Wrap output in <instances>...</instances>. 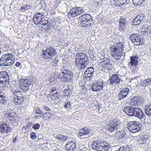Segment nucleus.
I'll use <instances>...</instances> for the list:
<instances>
[{
    "mask_svg": "<svg viewBox=\"0 0 151 151\" xmlns=\"http://www.w3.org/2000/svg\"><path fill=\"white\" fill-rule=\"evenodd\" d=\"M124 48V45L122 42L114 44L111 47V55L112 57L114 58L116 60H119L124 54V56H125V52Z\"/></svg>",
    "mask_w": 151,
    "mask_h": 151,
    "instance_id": "f257e3e1",
    "label": "nucleus"
},
{
    "mask_svg": "<svg viewBox=\"0 0 151 151\" xmlns=\"http://www.w3.org/2000/svg\"><path fill=\"white\" fill-rule=\"evenodd\" d=\"M73 72L68 69H64L58 75V77L62 81L70 84L73 82Z\"/></svg>",
    "mask_w": 151,
    "mask_h": 151,
    "instance_id": "f03ea898",
    "label": "nucleus"
},
{
    "mask_svg": "<svg viewBox=\"0 0 151 151\" xmlns=\"http://www.w3.org/2000/svg\"><path fill=\"white\" fill-rule=\"evenodd\" d=\"M91 16L89 14H84L80 16L79 19L81 20V26L86 28L90 26L92 27L94 22Z\"/></svg>",
    "mask_w": 151,
    "mask_h": 151,
    "instance_id": "7ed1b4c3",
    "label": "nucleus"
},
{
    "mask_svg": "<svg viewBox=\"0 0 151 151\" xmlns=\"http://www.w3.org/2000/svg\"><path fill=\"white\" fill-rule=\"evenodd\" d=\"M15 60V56L12 53L3 55L0 58V66H10L14 63Z\"/></svg>",
    "mask_w": 151,
    "mask_h": 151,
    "instance_id": "20e7f679",
    "label": "nucleus"
},
{
    "mask_svg": "<svg viewBox=\"0 0 151 151\" xmlns=\"http://www.w3.org/2000/svg\"><path fill=\"white\" fill-rule=\"evenodd\" d=\"M121 122L117 119L110 120L107 124L106 129L109 132H113L121 127Z\"/></svg>",
    "mask_w": 151,
    "mask_h": 151,
    "instance_id": "39448f33",
    "label": "nucleus"
},
{
    "mask_svg": "<svg viewBox=\"0 0 151 151\" xmlns=\"http://www.w3.org/2000/svg\"><path fill=\"white\" fill-rule=\"evenodd\" d=\"M56 51L51 46H48L46 50L42 51V57L44 59H51L55 55Z\"/></svg>",
    "mask_w": 151,
    "mask_h": 151,
    "instance_id": "423d86ee",
    "label": "nucleus"
},
{
    "mask_svg": "<svg viewBox=\"0 0 151 151\" xmlns=\"http://www.w3.org/2000/svg\"><path fill=\"white\" fill-rule=\"evenodd\" d=\"M142 127V124L136 121H129L127 124V128L131 132H138L141 129Z\"/></svg>",
    "mask_w": 151,
    "mask_h": 151,
    "instance_id": "0eeeda50",
    "label": "nucleus"
},
{
    "mask_svg": "<svg viewBox=\"0 0 151 151\" xmlns=\"http://www.w3.org/2000/svg\"><path fill=\"white\" fill-rule=\"evenodd\" d=\"M100 66L102 71L110 70L113 67V62L108 58L103 59L100 63Z\"/></svg>",
    "mask_w": 151,
    "mask_h": 151,
    "instance_id": "6e6552de",
    "label": "nucleus"
},
{
    "mask_svg": "<svg viewBox=\"0 0 151 151\" xmlns=\"http://www.w3.org/2000/svg\"><path fill=\"white\" fill-rule=\"evenodd\" d=\"M20 88L22 91L26 92L29 90V86L31 84L30 79H22L20 80Z\"/></svg>",
    "mask_w": 151,
    "mask_h": 151,
    "instance_id": "1a4fd4ad",
    "label": "nucleus"
},
{
    "mask_svg": "<svg viewBox=\"0 0 151 151\" xmlns=\"http://www.w3.org/2000/svg\"><path fill=\"white\" fill-rule=\"evenodd\" d=\"M84 12V11L80 7L74 8L70 10L67 16L69 18L76 17Z\"/></svg>",
    "mask_w": 151,
    "mask_h": 151,
    "instance_id": "9d476101",
    "label": "nucleus"
},
{
    "mask_svg": "<svg viewBox=\"0 0 151 151\" xmlns=\"http://www.w3.org/2000/svg\"><path fill=\"white\" fill-rule=\"evenodd\" d=\"M104 81L100 80L95 81L93 83L91 88L93 91L98 92L103 89L104 86Z\"/></svg>",
    "mask_w": 151,
    "mask_h": 151,
    "instance_id": "9b49d317",
    "label": "nucleus"
},
{
    "mask_svg": "<svg viewBox=\"0 0 151 151\" xmlns=\"http://www.w3.org/2000/svg\"><path fill=\"white\" fill-rule=\"evenodd\" d=\"M122 81L120 77L117 74H112L111 76L108 80V82L109 83L110 85L117 86L120 83L121 81Z\"/></svg>",
    "mask_w": 151,
    "mask_h": 151,
    "instance_id": "f8f14e48",
    "label": "nucleus"
},
{
    "mask_svg": "<svg viewBox=\"0 0 151 151\" xmlns=\"http://www.w3.org/2000/svg\"><path fill=\"white\" fill-rule=\"evenodd\" d=\"M89 60L87 55L83 52H79L76 54L75 61L76 62H80L86 63Z\"/></svg>",
    "mask_w": 151,
    "mask_h": 151,
    "instance_id": "ddd939ff",
    "label": "nucleus"
},
{
    "mask_svg": "<svg viewBox=\"0 0 151 151\" xmlns=\"http://www.w3.org/2000/svg\"><path fill=\"white\" fill-rule=\"evenodd\" d=\"M131 91L128 87H125L122 89L118 95V100L120 101L124 98L128 96Z\"/></svg>",
    "mask_w": 151,
    "mask_h": 151,
    "instance_id": "4468645a",
    "label": "nucleus"
},
{
    "mask_svg": "<svg viewBox=\"0 0 151 151\" xmlns=\"http://www.w3.org/2000/svg\"><path fill=\"white\" fill-rule=\"evenodd\" d=\"M45 15L43 12L41 13H36L33 18V20L35 24L37 25L43 20L45 17Z\"/></svg>",
    "mask_w": 151,
    "mask_h": 151,
    "instance_id": "2eb2a0df",
    "label": "nucleus"
},
{
    "mask_svg": "<svg viewBox=\"0 0 151 151\" xmlns=\"http://www.w3.org/2000/svg\"><path fill=\"white\" fill-rule=\"evenodd\" d=\"M130 39L135 45H139L142 43L141 38L139 35L132 34L130 35Z\"/></svg>",
    "mask_w": 151,
    "mask_h": 151,
    "instance_id": "dca6fc26",
    "label": "nucleus"
},
{
    "mask_svg": "<svg viewBox=\"0 0 151 151\" xmlns=\"http://www.w3.org/2000/svg\"><path fill=\"white\" fill-rule=\"evenodd\" d=\"M90 129L87 127H85L80 130L78 134V137H83V138H86L89 137Z\"/></svg>",
    "mask_w": 151,
    "mask_h": 151,
    "instance_id": "f3484780",
    "label": "nucleus"
},
{
    "mask_svg": "<svg viewBox=\"0 0 151 151\" xmlns=\"http://www.w3.org/2000/svg\"><path fill=\"white\" fill-rule=\"evenodd\" d=\"M65 147L67 151H75L77 149V144L73 141H68Z\"/></svg>",
    "mask_w": 151,
    "mask_h": 151,
    "instance_id": "a211bd4d",
    "label": "nucleus"
},
{
    "mask_svg": "<svg viewBox=\"0 0 151 151\" xmlns=\"http://www.w3.org/2000/svg\"><path fill=\"white\" fill-rule=\"evenodd\" d=\"M38 24H39V26L40 27L43 28L46 30H49L51 28L50 22L45 19Z\"/></svg>",
    "mask_w": 151,
    "mask_h": 151,
    "instance_id": "6ab92c4d",
    "label": "nucleus"
},
{
    "mask_svg": "<svg viewBox=\"0 0 151 151\" xmlns=\"http://www.w3.org/2000/svg\"><path fill=\"white\" fill-rule=\"evenodd\" d=\"M0 130L1 133L7 134L11 131V129L9 124L3 123L0 126Z\"/></svg>",
    "mask_w": 151,
    "mask_h": 151,
    "instance_id": "aec40b11",
    "label": "nucleus"
},
{
    "mask_svg": "<svg viewBox=\"0 0 151 151\" xmlns=\"http://www.w3.org/2000/svg\"><path fill=\"white\" fill-rule=\"evenodd\" d=\"M133 116H134L140 119L143 118L144 114L142 109L139 108L134 107Z\"/></svg>",
    "mask_w": 151,
    "mask_h": 151,
    "instance_id": "412c9836",
    "label": "nucleus"
},
{
    "mask_svg": "<svg viewBox=\"0 0 151 151\" xmlns=\"http://www.w3.org/2000/svg\"><path fill=\"white\" fill-rule=\"evenodd\" d=\"M94 70L93 67H90L86 68L84 75L86 77L90 78L93 77L94 74Z\"/></svg>",
    "mask_w": 151,
    "mask_h": 151,
    "instance_id": "4be33fe9",
    "label": "nucleus"
},
{
    "mask_svg": "<svg viewBox=\"0 0 151 151\" xmlns=\"http://www.w3.org/2000/svg\"><path fill=\"white\" fill-rule=\"evenodd\" d=\"M134 107L130 106H126L123 109L124 111L129 116H133Z\"/></svg>",
    "mask_w": 151,
    "mask_h": 151,
    "instance_id": "5701e85b",
    "label": "nucleus"
},
{
    "mask_svg": "<svg viewBox=\"0 0 151 151\" xmlns=\"http://www.w3.org/2000/svg\"><path fill=\"white\" fill-rule=\"evenodd\" d=\"M102 142L98 139L94 141L91 145L92 149L93 150L99 151L100 148L101 144Z\"/></svg>",
    "mask_w": 151,
    "mask_h": 151,
    "instance_id": "b1692460",
    "label": "nucleus"
},
{
    "mask_svg": "<svg viewBox=\"0 0 151 151\" xmlns=\"http://www.w3.org/2000/svg\"><path fill=\"white\" fill-rule=\"evenodd\" d=\"M141 102V99L139 96H136L130 100V104L132 106H138Z\"/></svg>",
    "mask_w": 151,
    "mask_h": 151,
    "instance_id": "393cba45",
    "label": "nucleus"
},
{
    "mask_svg": "<svg viewBox=\"0 0 151 151\" xmlns=\"http://www.w3.org/2000/svg\"><path fill=\"white\" fill-rule=\"evenodd\" d=\"M114 136L118 139H121L126 137V132L124 130L118 131L115 133Z\"/></svg>",
    "mask_w": 151,
    "mask_h": 151,
    "instance_id": "a878e982",
    "label": "nucleus"
},
{
    "mask_svg": "<svg viewBox=\"0 0 151 151\" xmlns=\"http://www.w3.org/2000/svg\"><path fill=\"white\" fill-rule=\"evenodd\" d=\"M141 30L143 32V34L147 35L149 33V31L151 30V27L147 24V23L144 24L142 26Z\"/></svg>",
    "mask_w": 151,
    "mask_h": 151,
    "instance_id": "bb28decb",
    "label": "nucleus"
},
{
    "mask_svg": "<svg viewBox=\"0 0 151 151\" xmlns=\"http://www.w3.org/2000/svg\"><path fill=\"white\" fill-rule=\"evenodd\" d=\"M86 63L80 62L79 61L78 62H76L75 65L76 67L80 71H82L86 68L87 65H85Z\"/></svg>",
    "mask_w": 151,
    "mask_h": 151,
    "instance_id": "cd10ccee",
    "label": "nucleus"
},
{
    "mask_svg": "<svg viewBox=\"0 0 151 151\" xmlns=\"http://www.w3.org/2000/svg\"><path fill=\"white\" fill-rule=\"evenodd\" d=\"M16 113L13 111H10L8 114V116L7 118L9 119L11 122H12L13 123V122H15V120L13 118H14L16 117Z\"/></svg>",
    "mask_w": 151,
    "mask_h": 151,
    "instance_id": "c85d7f7f",
    "label": "nucleus"
},
{
    "mask_svg": "<svg viewBox=\"0 0 151 151\" xmlns=\"http://www.w3.org/2000/svg\"><path fill=\"white\" fill-rule=\"evenodd\" d=\"M130 59V63L132 66L134 65L135 67L138 65V61L137 60L138 57L136 56L132 57H131Z\"/></svg>",
    "mask_w": 151,
    "mask_h": 151,
    "instance_id": "c756f323",
    "label": "nucleus"
},
{
    "mask_svg": "<svg viewBox=\"0 0 151 151\" xmlns=\"http://www.w3.org/2000/svg\"><path fill=\"white\" fill-rule=\"evenodd\" d=\"M132 147L129 145H127L120 147L117 151H132Z\"/></svg>",
    "mask_w": 151,
    "mask_h": 151,
    "instance_id": "7c9ffc66",
    "label": "nucleus"
},
{
    "mask_svg": "<svg viewBox=\"0 0 151 151\" xmlns=\"http://www.w3.org/2000/svg\"><path fill=\"white\" fill-rule=\"evenodd\" d=\"M24 99V97L22 96L19 98H14L13 101L15 104L17 105H21L23 103Z\"/></svg>",
    "mask_w": 151,
    "mask_h": 151,
    "instance_id": "2f4dec72",
    "label": "nucleus"
},
{
    "mask_svg": "<svg viewBox=\"0 0 151 151\" xmlns=\"http://www.w3.org/2000/svg\"><path fill=\"white\" fill-rule=\"evenodd\" d=\"M127 0H114V4L117 6H121L126 3Z\"/></svg>",
    "mask_w": 151,
    "mask_h": 151,
    "instance_id": "473e14b6",
    "label": "nucleus"
},
{
    "mask_svg": "<svg viewBox=\"0 0 151 151\" xmlns=\"http://www.w3.org/2000/svg\"><path fill=\"white\" fill-rule=\"evenodd\" d=\"M63 93L65 96L68 97L71 95L72 91L71 89L68 86L64 90Z\"/></svg>",
    "mask_w": 151,
    "mask_h": 151,
    "instance_id": "72a5a7b5",
    "label": "nucleus"
},
{
    "mask_svg": "<svg viewBox=\"0 0 151 151\" xmlns=\"http://www.w3.org/2000/svg\"><path fill=\"white\" fill-rule=\"evenodd\" d=\"M12 92L13 93L14 98H16L23 96L22 92L18 90H14V91H12Z\"/></svg>",
    "mask_w": 151,
    "mask_h": 151,
    "instance_id": "f704fd0d",
    "label": "nucleus"
},
{
    "mask_svg": "<svg viewBox=\"0 0 151 151\" xmlns=\"http://www.w3.org/2000/svg\"><path fill=\"white\" fill-rule=\"evenodd\" d=\"M109 149V147L107 144H105L104 142H102L99 151H108Z\"/></svg>",
    "mask_w": 151,
    "mask_h": 151,
    "instance_id": "c9c22d12",
    "label": "nucleus"
},
{
    "mask_svg": "<svg viewBox=\"0 0 151 151\" xmlns=\"http://www.w3.org/2000/svg\"><path fill=\"white\" fill-rule=\"evenodd\" d=\"M145 112L149 116H151V105L146 106L145 107Z\"/></svg>",
    "mask_w": 151,
    "mask_h": 151,
    "instance_id": "e433bc0d",
    "label": "nucleus"
},
{
    "mask_svg": "<svg viewBox=\"0 0 151 151\" xmlns=\"http://www.w3.org/2000/svg\"><path fill=\"white\" fill-rule=\"evenodd\" d=\"M0 77L2 78H5L7 80L9 81L8 73L5 71L0 72Z\"/></svg>",
    "mask_w": 151,
    "mask_h": 151,
    "instance_id": "4c0bfd02",
    "label": "nucleus"
},
{
    "mask_svg": "<svg viewBox=\"0 0 151 151\" xmlns=\"http://www.w3.org/2000/svg\"><path fill=\"white\" fill-rule=\"evenodd\" d=\"M7 102V100L6 96L5 97H0V105L2 107H3L5 106Z\"/></svg>",
    "mask_w": 151,
    "mask_h": 151,
    "instance_id": "58836bf2",
    "label": "nucleus"
},
{
    "mask_svg": "<svg viewBox=\"0 0 151 151\" xmlns=\"http://www.w3.org/2000/svg\"><path fill=\"white\" fill-rule=\"evenodd\" d=\"M128 26L127 23H125L123 24L119 25V30L121 32H123L125 31L127 28Z\"/></svg>",
    "mask_w": 151,
    "mask_h": 151,
    "instance_id": "ea45409f",
    "label": "nucleus"
},
{
    "mask_svg": "<svg viewBox=\"0 0 151 151\" xmlns=\"http://www.w3.org/2000/svg\"><path fill=\"white\" fill-rule=\"evenodd\" d=\"M52 114L49 112H46L44 114V120H48L51 118Z\"/></svg>",
    "mask_w": 151,
    "mask_h": 151,
    "instance_id": "a19ab883",
    "label": "nucleus"
},
{
    "mask_svg": "<svg viewBox=\"0 0 151 151\" xmlns=\"http://www.w3.org/2000/svg\"><path fill=\"white\" fill-rule=\"evenodd\" d=\"M50 97L52 103L54 104H57L59 101L58 96H51Z\"/></svg>",
    "mask_w": 151,
    "mask_h": 151,
    "instance_id": "79ce46f5",
    "label": "nucleus"
},
{
    "mask_svg": "<svg viewBox=\"0 0 151 151\" xmlns=\"http://www.w3.org/2000/svg\"><path fill=\"white\" fill-rule=\"evenodd\" d=\"M64 107L65 109L70 108L71 106L70 102L69 100H66L64 102Z\"/></svg>",
    "mask_w": 151,
    "mask_h": 151,
    "instance_id": "37998d69",
    "label": "nucleus"
},
{
    "mask_svg": "<svg viewBox=\"0 0 151 151\" xmlns=\"http://www.w3.org/2000/svg\"><path fill=\"white\" fill-rule=\"evenodd\" d=\"M145 0H132L133 4L134 5L140 4L143 3Z\"/></svg>",
    "mask_w": 151,
    "mask_h": 151,
    "instance_id": "c03bdc74",
    "label": "nucleus"
},
{
    "mask_svg": "<svg viewBox=\"0 0 151 151\" xmlns=\"http://www.w3.org/2000/svg\"><path fill=\"white\" fill-rule=\"evenodd\" d=\"M137 19H138L141 22L143 21L145 17V15L143 14H139L136 17Z\"/></svg>",
    "mask_w": 151,
    "mask_h": 151,
    "instance_id": "a18cd8bd",
    "label": "nucleus"
},
{
    "mask_svg": "<svg viewBox=\"0 0 151 151\" xmlns=\"http://www.w3.org/2000/svg\"><path fill=\"white\" fill-rule=\"evenodd\" d=\"M125 23H127L126 18L124 17H121L120 18L119 25L123 24Z\"/></svg>",
    "mask_w": 151,
    "mask_h": 151,
    "instance_id": "49530a36",
    "label": "nucleus"
},
{
    "mask_svg": "<svg viewBox=\"0 0 151 151\" xmlns=\"http://www.w3.org/2000/svg\"><path fill=\"white\" fill-rule=\"evenodd\" d=\"M141 22L136 17L133 20V24L134 26H137L141 23Z\"/></svg>",
    "mask_w": 151,
    "mask_h": 151,
    "instance_id": "de8ad7c7",
    "label": "nucleus"
},
{
    "mask_svg": "<svg viewBox=\"0 0 151 151\" xmlns=\"http://www.w3.org/2000/svg\"><path fill=\"white\" fill-rule=\"evenodd\" d=\"M58 61L59 60L57 57L55 58L51 63L52 66H56L58 64Z\"/></svg>",
    "mask_w": 151,
    "mask_h": 151,
    "instance_id": "09e8293b",
    "label": "nucleus"
},
{
    "mask_svg": "<svg viewBox=\"0 0 151 151\" xmlns=\"http://www.w3.org/2000/svg\"><path fill=\"white\" fill-rule=\"evenodd\" d=\"M32 6L30 5H24L21 7V10H27L29 9Z\"/></svg>",
    "mask_w": 151,
    "mask_h": 151,
    "instance_id": "8fccbe9b",
    "label": "nucleus"
},
{
    "mask_svg": "<svg viewBox=\"0 0 151 151\" xmlns=\"http://www.w3.org/2000/svg\"><path fill=\"white\" fill-rule=\"evenodd\" d=\"M34 111L36 112L37 114H42V112L38 107H35L34 109Z\"/></svg>",
    "mask_w": 151,
    "mask_h": 151,
    "instance_id": "3c124183",
    "label": "nucleus"
},
{
    "mask_svg": "<svg viewBox=\"0 0 151 151\" xmlns=\"http://www.w3.org/2000/svg\"><path fill=\"white\" fill-rule=\"evenodd\" d=\"M30 138L32 140H34L37 138V135L34 132H32L30 134Z\"/></svg>",
    "mask_w": 151,
    "mask_h": 151,
    "instance_id": "603ef678",
    "label": "nucleus"
},
{
    "mask_svg": "<svg viewBox=\"0 0 151 151\" xmlns=\"http://www.w3.org/2000/svg\"><path fill=\"white\" fill-rule=\"evenodd\" d=\"M40 127V125L39 123L34 124L32 125V128L35 130L39 129Z\"/></svg>",
    "mask_w": 151,
    "mask_h": 151,
    "instance_id": "864d4df0",
    "label": "nucleus"
},
{
    "mask_svg": "<svg viewBox=\"0 0 151 151\" xmlns=\"http://www.w3.org/2000/svg\"><path fill=\"white\" fill-rule=\"evenodd\" d=\"M140 84L142 86H148L145 80L140 81Z\"/></svg>",
    "mask_w": 151,
    "mask_h": 151,
    "instance_id": "5fc2aeb1",
    "label": "nucleus"
},
{
    "mask_svg": "<svg viewBox=\"0 0 151 151\" xmlns=\"http://www.w3.org/2000/svg\"><path fill=\"white\" fill-rule=\"evenodd\" d=\"M145 80L146 81V82L147 83V84L148 86L151 85V82L150 80V77H148L147 78L145 79Z\"/></svg>",
    "mask_w": 151,
    "mask_h": 151,
    "instance_id": "6e6d98bb",
    "label": "nucleus"
},
{
    "mask_svg": "<svg viewBox=\"0 0 151 151\" xmlns=\"http://www.w3.org/2000/svg\"><path fill=\"white\" fill-rule=\"evenodd\" d=\"M6 96L5 94L3 92V90L0 89V97H5Z\"/></svg>",
    "mask_w": 151,
    "mask_h": 151,
    "instance_id": "4d7b16f0",
    "label": "nucleus"
},
{
    "mask_svg": "<svg viewBox=\"0 0 151 151\" xmlns=\"http://www.w3.org/2000/svg\"><path fill=\"white\" fill-rule=\"evenodd\" d=\"M145 136L146 137V135H142V137L140 138L141 140L143 142H145L147 141V139L145 138Z\"/></svg>",
    "mask_w": 151,
    "mask_h": 151,
    "instance_id": "13d9d810",
    "label": "nucleus"
},
{
    "mask_svg": "<svg viewBox=\"0 0 151 151\" xmlns=\"http://www.w3.org/2000/svg\"><path fill=\"white\" fill-rule=\"evenodd\" d=\"M62 137L63 135L61 134L58 135L56 136L57 138L59 141H61Z\"/></svg>",
    "mask_w": 151,
    "mask_h": 151,
    "instance_id": "bf43d9fd",
    "label": "nucleus"
},
{
    "mask_svg": "<svg viewBox=\"0 0 151 151\" xmlns=\"http://www.w3.org/2000/svg\"><path fill=\"white\" fill-rule=\"evenodd\" d=\"M68 137L67 136H65L63 135V137L62 138V141H65L68 139Z\"/></svg>",
    "mask_w": 151,
    "mask_h": 151,
    "instance_id": "052dcab7",
    "label": "nucleus"
},
{
    "mask_svg": "<svg viewBox=\"0 0 151 151\" xmlns=\"http://www.w3.org/2000/svg\"><path fill=\"white\" fill-rule=\"evenodd\" d=\"M60 93L59 92L56 91L55 93H53L51 95V96H58L59 97Z\"/></svg>",
    "mask_w": 151,
    "mask_h": 151,
    "instance_id": "680f3d73",
    "label": "nucleus"
},
{
    "mask_svg": "<svg viewBox=\"0 0 151 151\" xmlns=\"http://www.w3.org/2000/svg\"><path fill=\"white\" fill-rule=\"evenodd\" d=\"M32 122H30L29 123H28L27 124L26 127H27V128H29L31 126H32Z\"/></svg>",
    "mask_w": 151,
    "mask_h": 151,
    "instance_id": "e2e57ef3",
    "label": "nucleus"
},
{
    "mask_svg": "<svg viewBox=\"0 0 151 151\" xmlns=\"http://www.w3.org/2000/svg\"><path fill=\"white\" fill-rule=\"evenodd\" d=\"M15 65L17 67H19L21 65V63L19 62H17L15 63Z\"/></svg>",
    "mask_w": 151,
    "mask_h": 151,
    "instance_id": "0e129e2a",
    "label": "nucleus"
},
{
    "mask_svg": "<svg viewBox=\"0 0 151 151\" xmlns=\"http://www.w3.org/2000/svg\"><path fill=\"white\" fill-rule=\"evenodd\" d=\"M42 108L44 110H45L47 111H49L50 110L49 108L47 106H44L42 107Z\"/></svg>",
    "mask_w": 151,
    "mask_h": 151,
    "instance_id": "69168bd1",
    "label": "nucleus"
},
{
    "mask_svg": "<svg viewBox=\"0 0 151 151\" xmlns=\"http://www.w3.org/2000/svg\"><path fill=\"white\" fill-rule=\"evenodd\" d=\"M56 90L57 89L56 88L54 87L52 88L50 90L52 92H53L55 91L56 92Z\"/></svg>",
    "mask_w": 151,
    "mask_h": 151,
    "instance_id": "338daca9",
    "label": "nucleus"
},
{
    "mask_svg": "<svg viewBox=\"0 0 151 151\" xmlns=\"http://www.w3.org/2000/svg\"><path fill=\"white\" fill-rule=\"evenodd\" d=\"M17 137L16 136L14 138H13V142L14 143L16 142L17 140Z\"/></svg>",
    "mask_w": 151,
    "mask_h": 151,
    "instance_id": "774afa93",
    "label": "nucleus"
}]
</instances>
